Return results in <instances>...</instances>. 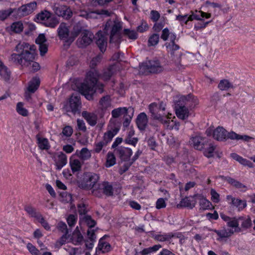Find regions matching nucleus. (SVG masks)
<instances>
[{
  "mask_svg": "<svg viewBox=\"0 0 255 255\" xmlns=\"http://www.w3.org/2000/svg\"><path fill=\"white\" fill-rule=\"evenodd\" d=\"M40 83V79L38 77H33L29 82L27 87L28 92L31 93H34L38 88Z\"/></svg>",
  "mask_w": 255,
  "mask_h": 255,
  "instance_id": "nucleus-24",
  "label": "nucleus"
},
{
  "mask_svg": "<svg viewBox=\"0 0 255 255\" xmlns=\"http://www.w3.org/2000/svg\"><path fill=\"white\" fill-rule=\"evenodd\" d=\"M211 22V21H208L206 22H204V19L202 18V21H200L197 23L194 24V29L196 30H199L203 29L207 26V25Z\"/></svg>",
  "mask_w": 255,
  "mask_h": 255,
  "instance_id": "nucleus-54",
  "label": "nucleus"
},
{
  "mask_svg": "<svg viewBox=\"0 0 255 255\" xmlns=\"http://www.w3.org/2000/svg\"><path fill=\"white\" fill-rule=\"evenodd\" d=\"M233 85L226 79L222 80L220 81L219 85L218 88L221 90H227L229 88H233Z\"/></svg>",
  "mask_w": 255,
  "mask_h": 255,
  "instance_id": "nucleus-39",
  "label": "nucleus"
},
{
  "mask_svg": "<svg viewBox=\"0 0 255 255\" xmlns=\"http://www.w3.org/2000/svg\"><path fill=\"white\" fill-rule=\"evenodd\" d=\"M36 7L37 3L35 1L21 5L19 8H16V18H20L31 13Z\"/></svg>",
  "mask_w": 255,
  "mask_h": 255,
  "instance_id": "nucleus-9",
  "label": "nucleus"
},
{
  "mask_svg": "<svg viewBox=\"0 0 255 255\" xmlns=\"http://www.w3.org/2000/svg\"><path fill=\"white\" fill-rule=\"evenodd\" d=\"M239 222L242 221L241 227L242 228L247 229L250 228L252 225V221L250 218L248 217L246 218L244 217H239Z\"/></svg>",
  "mask_w": 255,
  "mask_h": 255,
  "instance_id": "nucleus-45",
  "label": "nucleus"
},
{
  "mask_svg": "<svg viewBox=\"0 0 255 255\" xmlns=\"http://www.w3.org/2000/svg\"><path fill=\"white\" fill-rule=\"evenodd\" d=\"M0 76L4 80H9L10 76V72L3 63L0 60Z\"/></svg>",
  "mask_w": 255,
  "mask_h": 255,
  "instance_id": "nucleus-30",
  "label": "nucleus"
},
{
  "mask_svg": "<svg viewBox=\"0 0 255 255\" xmlns=\"http://www.w3.org/2000/svg\"><path fill=\"white\" fill-rule=\"evenodd\" d=\"M94 35L88 30H83L81 37L77 40V44L79 47L83 48L90 45L92 42Z\"/></svg>",
  "mask_w": 255,
  "mask_h": 255,
  "instance_id": "nucleus-10",
  "label": "nucleus"
},
{
  "mask_svg": "<svg viewBox=\"0 0 255 255\" xmlns=\"http://www.w3.org/2000/svg\"><path fill=\"white\" fill-rule=\"evenodd\" d=\"M57 228L59 230L64 233V234H67L68 235V230L66 224L62 222H60L58 223Z\"/></svg>",
  "mask_w": 255,
  "mask_h": 255,
  "instance_id": "nucleus-63",
  "label": "nucleus"
},
{
  "mask_svg": "<svg viewBox=\"0 0 255 255\" xmlns=\"http://www.w3.org/2000/svg\"><path fill=\"white\" fill-rule=\"evenodd\" d=\"M83 31L82 30V27L81 26H79L78 25L75 26L73 28V30L71 33V36H70L66 41V42L68 44H70L73 41L75 38L77 37L80 33L82 34V32Z\"/></svg>",
  "mask_w": 255,
  "mask_h": 255,
  "instance_id": "nucleus-31",
  "label": "nucleus"
},
{
  "mask_svg": "<svg viewBox=\"0 0 255 255\" xmlns=\"http://www.w3.org/2000/svg\"><path fill=\"white\" fill-rule=\"evenodd\" d=\"M15 50L18 53L12 54L9 60L15 64L27 66L34 58V45H31L25 42H20L16 46Z\"/></svg>",
  "mask_w": 255,
  "mask_h": 255,
  "instance_id": "nucleus-2",
  "label": "nucleus"
},
{
  "mask_svg": "<svg viewBox=\"0 0 255 255\" xmlns=\"http://www.w3.org/2000/svg\"><path fill=\"white\" fill-rule=\"evenodd\" d=\"M196 203V201L194 199L186 197L180 201V206L192 209L195 207Z\"/></svg>",
  "mask_w": 255,
  "mask_h": 255,
  "instance_id": "nucleus-33",
  "label": "nucleus"
},
{
  "mask_svg": "<svg viewBox=\"0 0 255 255\" xmlns=\"http://www.w3.org/2000/svg\"><path fill=\"white\" fill-rule=\"evenodd\" d=\"M116 163V157L114 153L109 152L107 155V160L106 163V166L107 167H110Z\"/></svg>",
  "mask_w": 255,
  "mask_h": 255,
  "instance_id": "nucleus-42",
  "label": "nucleus"
},
{
  "mask_svg": "<svg viewBox=\"0 0 255 255\" xmlns=\"http://www.w3.org/2000/svg\"><path fill=\"white\" fill-rule=\"evenodd\" d=\"M148 29V26L145 21H142L140 25L137 27V31L139 32H143Z\"/></svg>",
  "mask_w": 255,
  "mask_h": 255,
  "instance_id": "nucleus-64",
  "label": "nucleus"
},
{
  "mask_svg": "<svg viewBox=\"0 0 255 255\" xmlns=\"http://www.w3.org/2000/svg\"><path fill=\"white\" fill-rule=\"evenodd\" d=\"M81 108V102L80 101V96L79 94H73L69 101L63 106V109L67 112H71L75 114L80 112Z\"/></svg>",
  "mask_w": 255,
  "mask_h": 255,
  "instance_id": "nucleus-8",
  "label": "nucleus"
},
{
  "mask_svg": "<svg viewBox=\"0 0 255 255\" xmlns=\"http://www.w3.org/2000/svg\"><path fill=\"white\" fill-rule=\"evenodd\" d=\"M198 104V100L192 94L180 97L176 106L177 117L182 120L186 119L189 116V111L187 107H195Z\"/></svg>",
  "mask_w": 255,
  "mask_h": 255,
  "instance_id": "nucleus-4",
  "label": "nucleus"
},
{
  "mask_svg": "<svg viewBox=\"0 0 255 255\" xmlns=\"http://www.w3.org/2000/svg\"><path fill=\"white\" fill-rule=\"evenodd\" d=\"M166 47L168 52H170L171 55H174V51L179 49V46L175 43H166Z\"/></svg>",
  "mask_w": 255,
  "mask_h": 255,
  "instance_id": "nucleus-53",
  "label": "nucleus"
},
{
  "mask_svg": "<svg viewBox=\"0 0 255 255\" xmlns=\"http://www.w3.org/2000/svg\"><path fill=\"white\" fill-rule=\"evenodd\" d=\"M123 32L124 34L130 39L135 40L137 38L138 34L134 30H130L129 29H124Z\"/></svg>",
  "mask_w": 255,
  "mask_h": 255,
  "instance_id": "nucleus-46",
  "label": "nucleus"
},
{
  "mask_svg": "<svg viewBox=\"0 0 255 255\" xmlns=\"http://www.w3.org/2000/svg\"><path fill=\"white\" fill-rule=\"evenodd\" d=\"M147 123L148 119L144 113H141L137 116L136 123L140 130H144L145 129Z\"/></svg>",
  "mask_w": 255,
  "mask_h": 255,
  "instance_id": "nucleus-20",
  "label": "nucleus"
},
{
  "mask_svg": "<svg viewBox=\"0 0 255 255\" xmlns=\"http://www.w3.org/2000/svg\"><path fill=\"white\" fill-rule=\"evenodd\" d=\"M102 58V55L99 54L96 57H94L91 61L90 66L92 69H94L95 67L99 64Z\"/></svg>",
  "mask_w": 255,
  "mask_h": 255,
  "instance_id": "nucleus-57",
  "label": "nucleus"
},
{
  "mask_svg": "<svg viewBox=\"0 0 255 255\" xmlns=\"http://www.w3.org/2000/svg\"><path fill=\"white\" fill-rule=\"evenodd\" d=\"M64 8H65V5H54L53 10L56 15L62 17Z\"/></svg>",
  "mask_w": 255,
  "mask_h": 255,
  "instance_id": "nucleus-56",
  "label": "nucleus"
},
{
  "mask_svg": "<svg viewBox=\"0 0 255 255\" xmlns=\"http://www.w3.org/2000/svg\"><path fill=\"white\" fill-rule=\"evenodd\" d=\"M11 30L15 33H20L23 29V23L21 21H17L13 22L11 25Z\"/></svg>",
  "mask_w": 255,
  "mask_h": 255,
  "instance_id": "nucleus-43",
  "label": "nucleus"
},
{
  "mask_svg": "<svg viewBox=\"0 0 255 255\" xmlns=\"http://www.w3.org/2000/svg\"><path fill=\"white\" fill-rule=\"evenodd\" d=\"M55 162L56 169L60 170L67 164V156L62 152H59L55 156Z\"/></svg>",
  "mask_w": 255,
  "mask_h": 255,
  "instance_id": "nucleus-18",
  "label": "nucleus"
},
{
  "mask_svg": "<svg viewBox=\"0 0 255 255\" xmlns=\"http://www.w3.org/2000/svg\"><path fill=\"white\" fill-rule=\"evenodd\" d=\"M227 130L223 127H218L214 131L213 136L214 139L218 141H223L228 138Z\"/></svg>",
  "mask_w": 255,
  "mask_h": 255,
  "instance_id": "nucleus-19",
  "label": "nucleus"
},
{
  "mask_svg": "<svg viewBox=\"0 0 255 255\" xmlns=\"http://www.w3.org/2000/svg\"><path fill=\"white\" fill-rule=\"evenodd\" d=\"M220 216L221 218L227 223V226L229 227L235 228V232H240L242 231L241 229L239 227V217L231 218L223 214H221Z\"/></svg>",
  "mask_w": 255,
  "mask_h": 255,
  "instance_id": "nucleus-11",
  "label": "nucleus"
},
{
  "mask_svg": "<svg viewBox=\"0 0 255 255\" xmlns=\"http://www.w3.org/2000/svg\"><path fill=\"white\" fill-rule=\"evenodd\" d=\"M71 239L73 243L75 245L80 244L83 242V237L79 230L78 227L73 232Z\"/></svg>",
  "mask_w": 255,
  "mask_h": 255,
  "instance_id": "nucleus-28",
  "label": "nucleus"
},
{
  "mask_svg": "<svg viewBox=\"0 0 255 255\" xmlns=\"http://www.w3.org/2000/svg\"><path fill=\"white\" fill-rule=\"evenodd\" d=\"M92 193L99 198L102 197L103 194L107 196H112L114 194L113 185L108 181H104L98 184L97 188L93 189Z\"/></svg>",
  "mask_w": 255,
  "mask_h": 255,
  "instance_id": "nucleus-7",
  "label": "nucleus"
},
{
  "mask_svg": "<svg viewBox=\"0 0 255 255\" xmlns=\"http://www.w3.org/2000/svg\"><path fill=\"white\" fill-rule=\"evenodd\" d=\"M63 13H64L62 17L66 19H70L73 15L72 10L69 7H67V6H65V8H64Z\"/></svg>",
  "mask_w": 255,
  "mask_h": 255,
  "instance_id": "nucleus-61",
  "label": "nucleus"
},
{
  "mask_svg": "<svg viewBox=\"0 0 255 255\" xmlns=\"http://www.w3.org/2000/svg\"><path fill=\"white\" fill-rule=\"evenodd\" d=\"M214 232L216 233L221 239L229 238L234 233L232 230H229L228 231L225 229L221 230H214Z\"/></svg>",
  "mask_w": 255,
  "mask_h": 255,
  "instance_id": "nucleus-35",
  "label": "nucleus"
},
{
  "mask_svg": "<svg viewBox=\"0 0 255 255\" xmlns=\"http://www.w3.org/2000/svg\"><path fill=\"white\" fill-rule=\"evenodd\" d=\"M23 106L22 103L18 102L16 105V111L19 115L26 117L28 115V111L23 107Z\"/></svg>",
  "mask_w": 255,
  "mask_h": 255,
  "instance_id": "nucleus-52",
  "label": "nucleus"
},
{
  "mask_svg": "<svg viewBox=\"0 0 255 255\" xmlns=\"http://www.w3.org/2000/svg\"><path fill=\"white\" fill-rule=\"evenodd\" d=\"M119 130L120 128L115 126L113 127L109 126L108 130L104 133L103 136V140L105 141V143L108 144V143L110 142L113 138L118 133Z\"/></svg>",
  "mask_w": 255,
  "mask_h": 255,
  "instance_id": "nucleus-16",
  "label": "nucleus"
},
{
  "mask_svg": "<svg viewBox=\"0 0 255 255\" xmlns=\"http://www.w3.org/2000/svg\"><path fill=\"white\" fill-rule=\"evenodd\" d=\"M159 35L156 33H153L151 35L148 40V46H155L159 42Z\"/></svg>",
  "mask_w": 255,
  "mask_h": 255,
  "instance_id": "nucleus-40",
  "label": "nucleus"
},
{
  "mask_svg": "<svg viewBox=\"0 0 255 255\" xmlns=\"http://www.w3.org/2000/svg\"><path fill=\"white\" fill-rule=\"evenodd\" d=\"M127 110L126 108H119L114 109L112 111V115L114 118H117L121 116L123 113L127 112Z\"/></svg>",
  "mask_w": 255,
  "mask_h": 255,
  "instance_id": "nucleus-51",
  "label": "nucleus"
},
{
  "mask_svg": "<svg viewBox=\"0 0 255 255\" xmlns=\"http://www.w3.org/2000/svg\"><path fill=\"white\" fill-rule=\"evenodd\" d=\"M174 237L172 233H170L163 235H156L154 236V239L160 242H164L169 241L171 238Z\"/></svg>",
  "mask_w": 255,
  "mask_h": 255,
  "instance_id": "nucleus-38",
  "label": "nucleus"
},
{
  "mask_svg": "<svg viewBox=\"0 0 255 255\" xmlns=\"http://www.w3.org/2000/svg\"><path fill=\"white\" fill-rule=\"evenodd\" d=\"M102 107V110L106 109L109 107L110 105V97L108 95L103 97L99 102Z\"/></svg>",
  "mask_w": 255,
  "mask_h": 255,
  "instance_id": "nucleus-47",
  "label": "nucleus"
},
{
  "mask_svg": "<svg viewBox=\"0 0 255 255\" xmlns=\"http://www.w3.org/2000/svg\"><path fill=\"white\" fill-rule=\"evenodd\" d=\"M149 110L153 119L160 121H163V119L165 118V116L163 113H161L162 111L157 107V104L153 103L150 104L149 106Z\"/></svg>",
  "mask_w": 255,
  "mask_h": 255,
  "instance_id": "nucleus-14",
  "label": "nucleus"
},
{
  "mask_svg": "<svg viewBox=\"0 0 255 255\" xmlns=\"http://www.w3.org/2000/svg\"><path fill=\"white\" fill-rule=\"evenodd\" d=\"M70 164L73 173L78 172L81 169V164L78 159H73L71 160Z\"/></svg>",
  "mask_w": 255,
  "mask_h": 255,
  "instance_id": "nucleus-37",
  "label": "nucleus"
},
{
  "mask_svg": "<svg viewBox=\"0 0 255 255\" xmlns=\"http://www.w3.org/2000/svg\"><path fill=\"white\" fill-rule=\"evenodd\" d=\"M82 116L91 126H94L97 124L98 117L95 114L83 111Z\"/></svg>",
  "mask_w": 255,
  "mask_h": 255,
  "instance_id": "nucleus-21",
  "label": "nucleus"
},
{
  "mask_svg": "<svg viewBox=\"0 0 255 255\" xmlns=\"http://www.w3.org/2000/svg\"><path fill=\"white\" fill-rule=\"evenodd\" d=\"M163 71V67L158 60L153 59L143 63L140 66L139 71L143 74H156Z\"/></svg>",
  "mask_w": 255,
  "mask_h": 255,
  "instance_id": "nucleus-6",
  "label": "nucleus"
},
{
  "mask_svg": "<svg viewBox=\"0 0 255 255\" xmlns=\"http://www.w3.org/2000/svg\"><path fill=\"white\" fill-rule=\"evenodd\" d=\"M16 8H9L7 9H2L0 10V20L3 21L7 17L12 15V16L16 18Z\"/></svg>",
  "mask_w": 255,
  "mask_h": 255,
  "instance_id": "nucleus-25",
  "label": "nucleus"
},
{
  "mask_svg": "<svg viewBox=\"0 0 255 255\" xmlns=\"http://www.w3.org/2000/svg\"><path fill=\"white\" fill-rule=\"evenodd\" d=\"M192 14L190 15H188L189 21H193V20H197L199 21H202V18H209L211 17V14L210 13H206L205 12L200 11L199 12L201 13V15H199L196 13H193L191 11Z\"/></svg>",
  "mask_w": 255,
  "mask_h": 255,
  "instance_id": "nucleus-29",
  "label": "nucleus"
},
{
  "mask_svg": "<svg viewBox=\"0 0 255 255\" xmlns=\"http://www.w3.org/2000/svg\"><path fill=\"white\" fill-rule=\"evenodd\" d=\"M27 249L32 255H38L39 251L31 243L27 244Z\"/></svg>",
  "mask_w": 255,
  "mask_h": 255,
  "instance_id": "nucleus-58",
  "label": "nucleus"
},
{
  "mask_svg": "<svg viewBox=\"0 0 255 255\" xmlns=\"http://www.w3.org/2000/svg\"><path fill=\"white\" fill-rule=\"evenodd\" d=\"M216 148V146L211 142L208 143L207 141V145L204 147V154L206 157L209 158L213 156V153Z\"/></svg>",
  "mask_w": 255,
  "mask_h": 255,
  "instance_id": "nucleus-32",
  "label": "nucleus"
},
{
  "mask_svg": "<svg viewBox=\"0 0 255 255\" xmlns=\"http://www.w3.org/2000/svg\"><path fill=\"white\" fill-rule=\"evenodd\" d=\"M231 157L236 161H238L241 164L248 166L250 168L254 167V164L250 161L243 158L242 156L237 154V153H233L231 154Z\"/></svg>",
  "mask_w": 255,
  "mask_h": 255,
  "instance_id": "nucleus-26",
  "label": "nucleus"
},
{
  "mask_svg": "<svg viewBox=\"0 0 255 255\" xmlns=\"http://www.w3.org/2000/svg\"><path fill=\"white\" fill-rule=\"evenodd\" d=\"M77 220L76 217L72 214L70 215L67 218V222L70 227L75 225Z\"/></svg>",
  "mask_w": 255,
  "mask_h": 255,
  "instance_id": "nucleus-62",
  "label": "nucleus"
},
{
  "mask_svg": "<svg viewBox=\"0 0 255 255\" xmlns=\"http://www.w3.org/2000/svg\"><path fill=\"white\" fill-rule=\"evenodd\" d=\"M228 138L232 140H242L246 141H248L250 139L253 138L252 137L247 135L238 134L234 131L228 132Z\"/></svg>",
  "mask_w": 255,
  "mask_h": 255,
  "instance_id": "nucleus-27",
  "label": "nucleus"
},
{
  "mask_svg": "<svg viewBox=\"0 0 255 255\" xmlns=\"http://www.w3.org/2000/svg\"><path fill=\"white\" fill-rule=\"evenodd\" d=\"M226 180L229 183L235 187L236 188L242 189L246 188V186L245 185L230 177H226Z\"/></svg>",
  "mask_w": 255,
  "mask_h": 255,
  "instance_id": "nucleus-36",
  "label": "nucleus"
},
{
  "mask_svg": "<svg viewBox=\"0 0 255 255\" xmlns=\"http://www.w3.org/2000/svg\"><path fill=\"white\" fill-rule=\"evenodd\" d=\"M99 179V176L94 173H90L87 175L84 184H82V187L85 189L89 190L93 188Z\"/></svg>",
  "mask_w": 255,
  "mask_h": 255,
  "instance_id": "nucleus-12",
  "label": "nucleus"
},
{
  "mask_svg": "<svg viewBox=\"0 0 255 255\" xmlns=\"http://www.w3.org/2000/svg\"><path fill=\"white\" fill-rule=\"evenodd\" d=\"M176 20H178L182 25H183V24H187L188 21H189L188 14H179L176 15Z\"/></svg>",
  "mask_w": 255,
  "mask_h": 255,
  "instance_id": "nucleus-55",
  "label": "nucleus"
},
{
  "mask_svg": "<svg viewBox=\"0 0 255 255\" xmlns=\"http://www.w3.org/2000/svg\"><path fill=\"white\" fill-rule=\"evenodd\" d=\"M38 144L41 149H48L50 147L48 139L45 138L38 137Z\"/></svg>",
  "mask_w": 255,
  "mask_h": 255,
  "instance_id": "nucleus-41",
  "label": "nucleus"
},
{
  "mask_svg": "<svg viewBox=\"0 0 255 255\" xmlns=\"http://www.w3.org/2000/svg\"><path fill=\"white\" fill-rule=\"evenodd\" d=\"M107 237V236L106 235H105L100 239L98 246L97 248V250L101 251L102 253L108 252L111 250V246L110 244L104 241V240Z\"/></svg>",
  "mask_w": 255,
  "mask_h": 255,
  "instance_id": "nucleus-23",
  "label": "nucleus"
},
{
  "mask_svg": "<svg viewBox=\"0 0 255 255\" xmlns=\"http://www.w3.org/2000/svg\"><path fill=\"white\" fill-rule=\"evenodd\" d=\"M226 199L230 205L237 208L239 211H242L247 207V202L245 200L236 198L231 195L227 196Z\"/></svg>",
  "mask_w": 255,
  "mask_h": 255,
  "instance_id": "nucleus-15",
  "label": "nucleus"
},
{
  "mask_svg": "<svg viewBox=\"0 0 255 255\" xmlns=\"http://www.w3.org/2000/svg\"><path fill=\"white\" fill-rule=\"evenodd\" d=\"M58 35L60 39L67 38L69 34V30L65 23H60L57 29Z\"/></svg>",
  "mask_w": 255,
  "mask_h": 255,
  "instance_id": "nucleus-22",
  "label": "nucleus"
},
{
  "mask_svg": "<svg viewBox=\"0 0 255 255\" xmlns=\"http://www.w3.org/2000/svg\"><path fill=\"white\" fill-rule=\"evenodd\" d=\"M190 142L195 148L200 150L203 149L205 145H207V140L200 135L193 137Z\"/></svg>",
  "mask_w": 255,
  "mask_h": 255,
  "instance_id": "nucleus-17",
  "label": "nucleus"
},
{
  "mask_svg": "<svg viewBox=\"0 0 255 255\" xmlns=\"http://www.w3.org/2000/svg\"><path fill=\"white\" fill-rule=\"evenodd\" d=\"M115 71V66L114 65L109 66L108 68L104 70L102 75V78L105 81L110 80Z\"/></svg>",
  "mask_w": 255,
  "mask_h": 255,
  "instance_id": "nucleus-34",
  "label": "nucleus"
},
{
  "mask_svg": "<svg viewBox=\"0 0 255 255\" xmlns=\"http://www.w3.org/2000/svg\"><path fill=\"white\" fill-rule=\"evenodd\" d=\"M115 152L123 161H128L132 155V150L123 146L119 147L115 149Z\"/></svg>",
  "mask_w": 255,
  "mask_h": 255,
  "instance_id": "nucleus-13",
  "label": "nucleus"
},
{
  "mask_svg": "<svg viewBox=\"0 0 255 255\" xmlns=\"http://www.w3.org/2000/svg\"><path fill=\"white\" fill-rule=\"evenodd\" d=\"M36 55V54L35 53V48H34V55L33 59L31 62H29L27 66H25V67H29V70L32 71H36L40 68L39 64L37 62L34 61Z\"/></svg>",
  "mask_w": 255,
  "mask_h": 255,
  "instance_id": "nucleus-48",
  "label": "nucleus"
},
{
  "mask_svg": "<svg viewBox=\"0 0 255 255\" xmlns=\"http://www.w3.org/2000/svg\"><path fill=\"white\" fill-rule=\"evenodd\" d=\"M211 199L215 203L220 201L219 194L213 189L211 190Z\"/></svg>",
  "mask_w": 255,
  "mask_h": 255,
  "instance_id": "nucleus-59",
  "label": "nucleus"
},
{
  "mask_svg": "<svg viewBox=\"0 0 255 255\" xmlns=\"http://www.w3.org/2000/svg\"><path fill=\"white\" fill-rule=\"evenodd\" d=\"M24 210L31 217L35 218H36L40 213L37 212L34 208L30 205L25 206L24 207Z\"/></svg>",
  "mask_w": 255,
  "mask_h": 255,
  "instance_id": "nucleus-44",
  "label": "nucleus"
},
{
  "mask_svg": "<svg viewBox=\"0 0 255 255\" xmlns=\"http://www.w3.org/2000/svg\"><path fill=\"white\" fill-rule=\"evenodd\" d=\"M98 71L95 69L90 71L87 73L86 80L80 86V92L88 100L92 99L93 95L96 91L100 93L104 91L103 84L98 83Z\"/></svg>",
  "mask_w": 255,
  "mask_h": 255,
  "instance_id": "nucleus-3",
  "label": "nucleus"
},
{
  "mask_svg": "<svg viewBox=\"0 0 255 255\" xmlns=\"http://www.w3.org/2000/svg\"><path fill=\"white\" fill-rule=\"evenodd\" d=\"M107 145L106 143H105V141L103 140L102 141H100L97 143H95V151L96 153H99L101 150L102 149V148L104 146H105Z\"/></svg>",
  "mask_w": 255,
  "mask_h": 255,
  "instance_id": "nucleus-60",
  "label": "nucleus"
},
{
  "mask_svg": "<svg viewBox=\"0 0 255 255\" xmlns=\"http://www.w3.org/2000/svg\"><path fill=\"white\" fill-rule=\"evenodd\" d=\"M122 25L121 22L109 20L107 21L104 32L99 31L96 34V43L102 52L105 51L107 44V37L106 36L110 33V42L119 44L121 42V29Z\"/></svg>",
  "mask_w": 255,
  "mask_h": 255,
  "instance_id": "nucleus-1",
  "label": "nucleus"
},
{
  "mask_svg": "<svg viewBox=\"0 0 255 255\" xmlns=\"http://www.w3.org/2000/svg\"><path fill=\"white\" fill-rule=\"evenodd\" d=\"M199 205L200 206V209L205 210L210 208L211 204V202L206 198L201 197L200 199Z\"/></svg>",
  "mask_w": 255,
  "mask_h": 255,
  "instance_id": "nucleus-50",
  "label": "nucleus"
},
{
  "mask_svg": "<svg viewBox=\"0 0 255 255\" xmlns=\"http://www.w3.org/2000/svg\"><path fill=\"white\" fill-rule=\"evenodd\" d=\"M91 156V154L86 147L83 148L80 151L79 157L84 160L89 159Z\"/></svg>",
  "mask_w": 255,
  "mask_h": 255,
  "instance_id": "nucleus-49",
  "label": "nucleus"
},
{
  "mask_svg": "<svg viewBox=\"0 0 255 255\" xmlns=\"http://www.w3.org/2000/svg\"><path fill=\"white\" fill-rule=\"evenodd\" d=\"M35 21L51 28L55 27L59 23L57 17L46 10L41 11L37 14Z\"/></svg>",
  "mask_w": 255,
  "mask_h": 255,
  "instance_id": "nucleus-5",
  "label": "nucleus"
}]
</instances>
